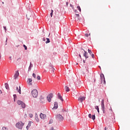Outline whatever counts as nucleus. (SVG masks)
I'll return each instance as SVG.
<instances>
[{
  "label": "nucleus",
  "instance_id": "nucleus-1",
  "mask_svg": "<svg viewBox=\"0 0 130 130\" xmlns=\"http://www.w3.org/2000/svg\"><path fill=\"white\" fill-rule=\"evenodd\" d=\"M24 123L22 121H19L16 124V127L19 129H22L23 126H24Z\"/></svg>",
  "mask_w": 130,
  "mask_h": 130
},
{
  "label": "nucleus",
  "instance_id": "nucleus-2",
  "mask_svg": "<svg viewBox=\"0 0 130 130\" xmlns=\"http://www.w3.org/2000/svg\"><path fill=\"white\" fill-rule=\"evenodd\" d=\"M31 94L34 98H37V97H38V91H37V89L32 90Z\"/></svg>",
  "mask_w": 130,
  "mask_h": 130
},
{
  "label": "nucleus",
  "instance_id": "nucleus-3",
  "mask_svg": "<svg viewBox=\"0 0 130 130\" xmlns=\"http://www.w3.org/2000/svg\"><path fill=\"white\" fill-rule=\"evenodd\" d=\"M56 119L58 120V121H62L63 120V117L60 114H57L55 115Z\"/></svg>",
  "mask_w": 130,
  "mask_h": 130
},
{
  "label": "nucleus",
  "instance_id": "nucleus-4",
  "mask_svg": "<svg viewBox=\"0 0 130 130\" xmlns=\"http://www.w3.org/2000/svg\"><path fill=\"white\" fill-rule=\"evenodd\" d=\"M102 110L104 114L105 113V105H104V99L102 100L101 103Z\"/></svg>",
  "mask_w": 130,
  "mask_h": 130
},
{
  "label": "nucleus",
  "instance_id": "nucleus-5",
  "mask_svg": "<svg viewBox=\"0 0 130 130\" xmlns=\"http://www.w3.org/2000/svg\"><path fill=\"white\" fill-rule=\"evenodd\" d=\"M53 97V94L52 93H50L48 96H47V99L48 102H51V99Z\"/></svg>",
  "mask_w": 130,
  "mask_h": 130
},
{
  "label": "nucleus",
  "instance_id": "nucleus-6",
  "mask_svg": "<svg viewBox=\"0 0 130 130\" xmlns=\"http://www.w3.org/2000/svg\"><path fill=\"white\" fill-rule=\"evenodd\" d=\"M85 99H86V97L85 96H80L79 97V98L78 99V101L79 102L82 103L83 101H85Z\"/></svg>",
  "mask_w": 130,
  "mask_h": 130
},
{
  "label": "nucleus",
  "instance_id": "nucleus-7",
  "mask_svg": "<svg viewBox=\"0 0 130 130\" xmlns=\"http://www.w3.org/2000/svg\"><path fill=\"white\" fill-rule=\"evenodd\" d=\"M101 81H103L104 84H106V81H105V77H104V74H101Z\"/></svg>",
  "mask_w": 130,
  "mask_h": 130
},
{
  "label": "nucleus",
  "instance_id": "nucleus-8",
  "mask_svg": "<svg viewBox=\"0 0 130 130\" xmlns=\"http://www.w3.org/2000/svg\"><path fill=\"white\" fill-rule=\"evenodd\" d=\"M55 69L53 68L52 66H49V73L50 74H52V73H54V71Z\"/></svg>",
  "mask_w": 130,
  "mask_h": 130
},
{
  "label": "nucleus",
  "instance_id": "nucleus-9",
  "mask_svg": "<svg viewBox=\"0 0 130 130\" xmlns=\"http://www.w3.org/2000/svg\"><path fill=\"white\" fill-rule=\"evenodd\" d=\"M57 108H58V103H57V102H55L54 103V107L52 109H57Z\"/></svg>",
  "mask_w": 130,
  "mask_h": 130
},
{
  "label": "nucleus",
  "instance_id": "nucleus-10",
  "mask_svg": "<svg viewBox=\"0 0 130 130\" xmlns=\"http://www.w3.org/2000/svg\"><path fill=\"white\" fill-rule=\"evenodd\" d=\"M83 56L85 57L86 59L89 58V56H88V52H87V51H84V53H83Z\"/></svg>",
  "mask_w": 130,
  "mask_h": 130
},
{
  "label": "nucleus",
  "instance_id": "nucleus-11",
  "mask_svg": "<svg viewBox=\"0 0 130 130\" xmlns=\"http://www.w3.org/2000/svg\"><path fill=\"white\" fill-rule=\"evenodd\" d=\"M40 117L42 119H45V118H46V115L41 113L40 114Z\"/></svg>",
  "mask_w": 130,
  "mask_h": 130
},
{
  "label": "nucleus",
  "instance_id": "nucleus-12",
  "mask_svg": "<svg viewBox=\"0 0 130 130\" xmlns=\"http://www.w3.org/2000/svg\"><path fill=\"white\" fill-rule=\"evenodd\" d=\"M19 77V71H16V73L14 76V79L16 80Z\"/></svg>",
  "mask_w": 130,
  "mask_h": 130
},
{
  "label": "nucleus",
  "instance_id": "nucleus-13",
  "mask_svg": "<svg viewBox=\"0 0 130 130\" xmlns=\"http://www.w3.org/2000/svg\"><path fill=\"white\" fill-rule=\"evenodd\" d=\"M32 68H33V64H32V63L30 62L29 66L28 67V72H30V71H31V69H32Z\"/></svg>",
  "mask_w": 130,
  "mask_h": 130
},
{
  "label": "nucleus",
  "instance_id": "nucleus-14",
  "mask_svg": "<svg viewBox=\"0 0 130 130\" xmlns=\"http://www.w3.org/2000/svg\"><path fill=\"white\" fill-rule=\"evenodd\" d=\"M31 82H32V79L28 78L27 79V82L28 83V84H29V85H30V86H32V83H31Z\"/></svg>",
  "mask_w": 130,
  "mask_h": 130
},
{
  "label": "nucleus",
  "instance_id": "nucleus-15",
  "mask_svg": "<svg viewBox=\"0 0 130 130\" xmlns=\"http://www.w3.org/2000/svg\"><path fill=\"white\" fill-rule=\"evenodd\" d=\"M84 52H85V50L81 48L79 50V53H80V54H82L83 53L84 54Z\"/></svg>",
  "mask_w": 130,
  "mask_h": 130
},
{
  "label": "nucleus",
  "instance_id": "nucleus-16",
  "mask_svg": "<svg viewBox=\"0 0 130 130\" xmlns=\"http://www.w3.org/2000/svg\"><path fill=\"white\" fill-rule=\"evenodd\" d=\"M20 105H21L22 108L24 109V108H25V107H26V104L23 102H22V103H21V104Z\"/></svg>",
  "mask_w": 130,
  "mask_h": 130
},
{
  "label": "nucleus",
  "instance_id": "nucleus-17",
  "mask_svg": "<svg viewBox=\"0 0 130 130\" xmlns=\"http://www.w3.org/2000/svg\"><path fill=\"white\" fill-rule=\"evenodd\" d=\"M65 90L66 92H70V88L68 86H65Z\"/></svg>",
  "mask_w": 130,
  "mask_h": 130
},
{
  "label": "nucleus",
  "instance_id": "nucleus-18",
  "mask_svg": "<svg viewBox=\"0 0 130 130\" xmlns=\"http://www.w3.org/2000/svg\"><path fill=\"white\" fill-rule=\"evenodd\" d=\"M95 109H96V110H97L98 113H100V110H99V106H95Z\"/></svg>",
  "mask_w": 130,
  "mask_h": 130
},
{
  "label": "nucleus",
  "instance_id": "nucleus-19",
  "mask_svg": "<svg viewBox=\"0 0 130 130\" xmlns=\"http://www.w3.org/2000/svg\"><path fill=\"white\" fill-rule=\"evenodd\" d=\"M17 103L18 105H21L23 103V102L20 100H18L17 101Z\"/></svg>",
  "mask_w": 130,
  "mask_h": 130
},
{
  "label": "nucleus",
  "instance_id": "nucleus-20",
  "mask_svg": "<svg viewBox=\"0 0 130 130\" xmlns=\"http://www.w3.org/2000/svg\"><path fill=\"white\" fill-rule=\"evenodd\" d=\"M36 120L37 122H39V119L38 118V115H37V114H36Z\"/></svg>",
  "mask_w": 130,
  "mask_h": 130
},
{
  "label": "nucleus",
  "instance_id": "nucleus-21",
  "mask_svg": "<svg viewBox=\"0 0 130 130\" xmlns=\"http://www.w3.org/2000/svg\"><path fill=\"white\" fill-rule=\"evenodd\" d=\"M46 44H47L48 43H50V40L49 39V38H46Z\"/></svg>",
  "mask_w": 130,
  "mask_h": 130
},
{
  "label": "nucleus",
  "instance_id": "nucleus-22",
  "mask_svg": "<svg viewBox=\"0 0 130 130\" xmlns=\"http://www.w3.org/2000/svg\"><path fill=\"white\" fill-rule=\"evenodd\" d=\"M58 99H60V100H61V101L63 102V99H62V96H61V95H59V96H58Z\"/></svg>",
  "mask_w": 130,
  "mask_h": 130
},
{
  "label": "nucleus",
  "instance_id": "nucleus-23",
  "mask_svg": "<svg viewBox=\"0 0 130 130\" xmlns=\"http://www.w3.org/2000/svg\"><path fill=\"white\" fill-rule=\"evenodd\" d=\"M91 118L92 120H95V119H96V117L95 116V115H92L91 116Z\"/></svg>",
  "mask_w": 130,
  "mask_h": 130
},
{
  "label": "nucleus",
  "instance_id": "nucleus-24",
  "mask_svg": "<svg viewBox=\"0 0 130 130\" xmlns=\"http://www.w3.org/2000/svg\"><path fill=\"white\" fill-rule=\"evenodd\" d=\"M5 87L6 89H7V90H8V89H9V84L8 83H5Z\"/></svg>",
  "mask_w": 130,
  "mask_h": 130
},
{
  "label": "nucleus",
  "instance_id": "nucleus-25",
  "mask_svg": "<svg viewBox=\"0 0 130 130\" xmlns=\"http://www.w3.org/2000/svg\"><path fill=\"white\" fill-rule=\"evenodd\" d=\"M88 53H89V54L91 55L92 53H93V52L91 51V50L90 49H88Z\"/></svg>",
  "mask_w": 130,
  "mask_h": 130
},
{
  "label": "nucleus",
  "instance_id": "nucleus-26",
  "mask_svg": "<svg viewBox=\"0 0 130 130\" xmlns=\"http://www.w3.org/2000/svg\"><path fill=\"white\" fill-rule=\"evenodd\" d=\"M50 16H51V18H52V16H53V10H51Z\"/></svg>",
  "mask_w": 130,
  "mask_h": 130
},
{
  "label": "nucleus",
  "instance_id": "nucleus-27",
  "mask_svg": "<svg viewBox=\"0 0 130 130\" xmlns=\"http://www.w3.org/2000/svg\"><path fill=\"white\" fill-rule=\"evenodd\" d=\"M17 92L21 94V86H19V88L18 89Z\"/></svg>",
  "mask_w": 130,
  "mask_h": 130
},
{
  "label": "nucleus",
  "instance_id": "nucleus-28",
  "mask_svg": "<svg viewBox=\"0 0 130 130\" xmlns=\"http://www.w3.org/2000/svg\"><path fill=\"white\" fill-rule=\"evenodd\" d=\"M31 124H32V122H31V121H29L27 126H28L29 127H30V126H31Z\"/></svg>",
  "mask_w": 130,
  "mask_h": 130
},
{
  "label": "nucleus",
  "instance_id": "nucleus-29",
  "mask_svg": "<svg viewBox=\"0 0 130 130\" xmlns=\"http://www.w3.org/2000/svg\"><path fill=\"white\" fill-rule=\"evenodd\" d=\"M75 15L77 18V20H79V18H80V14H75Z\"/></svg>",
  "mask_w": 130,
  "mask_h": 130
},
{
  "label": "nucleus",
  "instance_id": "nucleus-30",
  "mask_svg": "<svg viewBox=\"0 0 130 130\" xmlns=\"http://www.w3.org/2000/svg\"><path fill=\"white\" fill-rule=\"evenodd\" d=\"M14 100H16L17 99V94H13Z\"/></svg>",
  "mask_w": 130,
  "mask_h": 130
},
{
  "label": "nucleus",
  "instance_id": "nucleus-31",
  "mask_svg": "<svg viewBox=\"0 0 130 130\" xmlns=\"http://www.w3.org/2000/svg\"><path fill=\"white\" fill-rule=\"evenodd\" d=\"M53 123V120L52 119H50L49 121V123Z\"/></svg>",
  "mask_w": 130,
  "mask_h": 130
},
{
  "label": "nucleus",
  "instance_id": "nucleus-32",
  "mask_svg": "<svg viewBox=\"0 0 130 130\" xmlns=\"http://www.w3.org/2000/svg\"><path fill=\"white\" fill-rule=\"evenodd\" d=\"M77 8L78 11H79V12H81V7H80V6H77Z\"/></svg>",
  "mask_w": 130,
  "mask_h": 130
},
{
  "label": "nucleus",
  "instance_id": "nucleus-33",
  "mask_svg": "<svg viewBox=\"0 0 130 130\" xmlns=\"http://www.w3.org/2000/svg\"><path fill=\"white\" fill-rule=\"evenodd\" d=\"M37 80H41V77H40V76H38L37 77Z\"/></svg>",
  "mask_w": 130,
  "mask_h": 130
},
{
  "label": "nucleus",
  "instance_id": "nucleus-34",
  "mask_svg": "<svg viewBox=\"0 0 130 130\" xmlns=\"http://www.w3.org/2000/svg\"><path fill=\"white\" fill-rule=\"evenodd\" d=\"M23 47H24L25 50H27V46L26 45H23Z\"/></svg>",
  "mask_w": 130,
  "mask_h": 130
},
{
  "label": "nucleus",
  "instance_id": "nucleus-35",
  "mask_svg": "<svg viewBox=\"0 0 130 130\" xmlns=\"http://www.w3.org/2000/svg\"><path fill=\"white\" fill-rule=\"evenodd\" d=\"M32 77L34 78H35V79H36V74H35V73L32 74Z\"/></svg>",
  "mask_w": 130,
  "mask_h": 130
},
{
  "label": "nucleus",
  "instance_id": "nucleus-36",
  "mask_svg": "<svg viewBox=\"0 0 130 130\" xmlns=\"http://www.w3.org/2000/svg\"><path fill=\"white\" fill-rule=\"evenodd\" d=\"M2 130H8V128L6 127H2Z\"/></svg>",
  "mask_w": 130,
  "mask_h": 130
},
{
  "label": "nucleus",
  "instance_id": "nucleus-37",
  "mask_svg": "<svg viewBox=\"0 0 130 130\" xmlns=\"http://www.w3.org/2000/svg\"><path fill=\"white\" fill-rule=\"evenodd\" d=\"M88 117H89V118H92V114H88Z\"/></svg>",
  "mask_w": 130,
  "mask_h": 130
},
{
  "label": "nucleus",
  "instance_id": "nucleus-38",
  "mask_svg": "<svg viewBox=\"0 0 130 130\" xmlns=\"http://www.w3.org/2000/svg\"><path fill=\"white\" fill-rule=\"evenodd\" d=\"M3 28L4 30H5V32H7V27L6 26H3Z\"/></svg>",
  "mask_w": 130,
  "mask_h": 130
},
{
  "label": "nucleus",
  "instance_id": "nucleus-39",
  "mask_svg": "<svg viewBox=\"0 0 130 130\" xmlns=\"http://www.w3.org/2000/svg\"><path fill=\"white\" fill-rule=\"evenodd\" d=\"M90 55H91V57L92 58H94V54H91Z\"/></svg>",
  "mask_w": 130,
  "mask_h": 130
},
{
  "label": "nucleus",
  "instance_id": "nucleus-40",
  "mask_svg": "<svg viewBox=\"0 0 130 130\" xmlns=\"http://www.w3.org/2000/svg\"><path fill=\"white\" fill-rule=\"evenodd\" d=\"M29 117H30V118H32V117H33V114H29Z\"/></svg>",
  "mask_w": 130,
  "mask_h": 130
},
{
  "label": "nucleus",
  "instance_id": "nucleus-41",
  "mask_svg": "<svg viewBox=\"0 0 130 130\" xmlns=\"http://www.w3.org/2000/svg\"><path fill=\"white\" fill-rule=\"evenodd\" d=\"M5 42H6L5 45H7V43L8 42V38H6V40Z\"/></svg>",
  "mask_w": 130,
  "mask_h": 130
},
{
  "label": "nucleus",
  "instance_id": "nucleus-42",
  "mask_svg": "<svg viewBox=\"0 0 130 130\" xmlns=\"http://www.w3.org/2000/svg\"><path fill=\"white\" fill-rule=\"evenodd\" d=\"M79 56L80 57V59H82V56H81V53L79 54Z\"/></svg>",
  "mask_w": 130,
  "mask_h": 130
},
{
  "label": "nucleus",
  "instance_id": "nucleus-43",
  "mask_svg": "<svg viewBox=\"0 0 130 130\" xmlns=\"http://www.w3.org/2000/svg\"><path fill=\"white\" fill-rule=\"evenodd\" d=\"M70 7L72 8V9H74V6L72 4H70Z\"/></svg>",
  "mask_w": 130,
  "mask_h": 130
},
{
  "label": "nucleus",
  "instance_id": "nucleus-44",
  "mask_svg": "<svg viewBox=\"0 0 130 130\" xmlns=\"http://www.w3.org/2000/svg\"><path fill=\"white\" fill-rule=\"evenodd\" d=\"M85 36H86V37H89V34H86Z\"/></svg>",
  "mask_w": 130,
  "mask_h": 130
},
{
  "label": "nucleus",
  "instance_id": "nucleus-45",
  "mask_svg": "<svg viewBox=\"0 0 130 130\" xmlns=\"http://www.w3.org/2000/svg\"><path fill=\"white\" fill-rule=\"evenodd\" d=\"M43 41H46V39H45V38H43Z\"/></svg>",
  "mask_w": 130,
  "mask_h": 130
},
{
  "label": "nucleus",
  "instance_id": "nucleus-46",
  "mask_svg": "<svg viewBox=\"0 0 130 130\" xmlns=\"http://www.w3.org/2000/svg\"><path fill=\"white\" fill-rule=\"evenodd\" d=\"M30 127H29V126H28V125H27L26 126V129H29V128Z\"/></svg>",
  "mask_w": 130,
  "mask_h": 130
},
{
  "label": "nucleus",
  "instance_id": "nucleus-47",
  "mask_svg": "<svg viewBox=\"0 0 130 130\" xmlns=\"http://www.w3.org/2000/svg\"><path fill=\"white\" fill-rule=\"evenodd\" d=\"M66 6L67 7H68V6H69V2H66Z\"/></svg>",
  "mask_w": 130,
  "mask_h": 130
},
{
  "label": "nucleus",
  "instance_id": "nucleus-48",
  "mask_svg": "<svg viewBox=\"0 0 130 130\" xmlns=\"http://www.w3.org/2000/svg\"><path fill=\"white\" fill-rule=\"evenodd\" d=\"M19 60H21V58L19 57V58L17 59V61H19Z\"/></svg>",
  "mask_w": 130,
  "mask_h": 130
},
{
  "label": "nucleus",
  "instance_id": "nucleus-49",
  "mask_svg": "<svg viewBox=\"0 0 130 130\" xmlns=\"http://www.w3.org/2000/svg\"><path fill=\"white\" fill-rule=\"evenodd\" d=\"M59 96H61L60 95V93L59 92L58 93V97H59Z\"/></svg>",
  "mask_w": 130,
  "mask_h": 130
},
{
  "label": "nucleus",
  "instance_id": "nucleus-50",
  "mask_svg": "<svg viewBox=\"0 0 130 130\" xmlns=\"http://www.w3.org/2000/svg\"><path fill=\"white\" fill-rule=\"evenodd\" d=\"M44 98H43V96H41V100H42V99H43Z\"/></svg>",
  "mask_w": 130,
  "mask_h": 130
},
{
  "label": "nucleus",
  "instance_id": "nucleus-51",
  "mask_svg": "<svg viewBox=\"0 0 130 130\" xmlns=\"http://www.w3.org/2000/svg\"><path fill=\"white\" fill-rule=\"evenodd\" d=\"M107 129H108V127H105V130H107Z\"/></svg>",
  "mask_w": 130,
  "mask_h": 130
},
{
  "label": "nucleus",
  "instance_id": "nucleus-52",
  "mask_svg": "<svg viewBox=\"0 0 130 130\" xmlns=\"http://www.w3.org/2000/svg\"><path fill=\"white\" fill-rule=\"evenodd\" d=\"M83 63H86V60H83Z\"/></svg>",
  "mask_w": 130,
  "mask_h": 130
},
{
  "label": "nucleus",
  "instance_id": "nucleus-53",
  "mask_svg": "<svg viewBox=\"0 0 130 130\" xmlns=\"http://www.w3.org/2000/svg\"><path fill=\"white\" fill-rule=\"evenodd\" d=\"M9 59L12 60V56H10V57H9Z\"/></svg>",
  "mask_w": 130,
  "mask_h": 130
},
{
  "label": "nucleus",
  "instance_id": "nucleus-54",
  "mask_svg": "<svg viewBox=\"0 0 130 130\" xmlns=\"http://www.w3.org/2000/svg\"><path fill=\"white\" fill-rule=\"evenodd\" d=\"M75 13H78V11H77V10H76L75 11Z\"/></svg>",
  "mask_w": 130,
  "mask_h": 130
},
{
  "label": "nucleus",
  "instance_id": "nucleus-55",
  "mask_svg": "<svg viewBox=\"0 0 130 130\" xmlns=\"http://www.w3.org/2000/svg\"><path fill=\"white\" fill-rule=\"evenodd\" d=\"M18 89H19V88H18V87H16V90H17V91H18Z\"/></svg>",
  "mask_w": 130,
  "mask_h": 130
},
{
  "label": "nucleus",
  "instance_id": "nucleus-56",
  "mask_svg": "<svg viewBox=\"0 0 130 130\" xmlns=\"http://www.w3.org/2000/svg\"><path fill=\"white\" fill-rule=\"evenodd\" d=\"M2 93H3V92L1 90H0V94H2Z\"/></svg>",
  "mask_w": 130,
  "mask_h": 130
},
{
  "label": "nucleus",
  "instance_id": "nucleus-57",
  "mask_svg": "<svg viewBox=\"0 0 130 130\" xmlns=\"http://www.w3.org/2000/svg\"><path fill=\"white\" fill-rule=\"evenodd\" d=\"M19 46H20V45H17V46H16V47H18Z\"/></svg>",
  "mask_w": 130,
  "mask_h": 130
},
{
  "label": "nucleus",
  "instance_id": "nucleus-58",
  "mask_svg": "<svg viewBox=\"0 0 130 130\" xmlns=\"http://www.w3.org/2000/svg\"><path fill=\"white\" fill-rule=\"evenodd\" d=\"M2 57V54L0 53V58Z\"/></svg>",
  "mask_w": 130,
  "mask_h": 130
},
{
  "label": "nucleus",
  "instance_id": "nucleus-59",
  "mask_svg": "<svg viewBox=\"0 0 130 130\" xmlns=\"http://www.w3.org/2000/svg\"><path fill=\"white\" fill-rule=\"evenodd\" d=\"M2 4H3V5H4V4H5L4 2H2Z\"/></svg>",
  "mask_w": 130,
  "mask_h": 130
},
{
  "label": "nucleus",
  "instance_id": "nucleus-60",
  "mask_svg": "<svg viewBox=\"0 0 130 130\" xmlns=\"http://www.w3.org/2000/svg\"><path fill=\"white\" fill-rule=\"evenodd\" d=\"M14 102H15L16 101V100H14Z\"/></svg>",
  "mask_w": 130,
  "mask_h": 130
}]
</instances>
